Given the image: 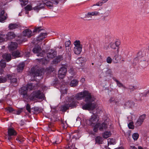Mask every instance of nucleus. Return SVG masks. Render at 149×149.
Returning a JSON list of instances; mask_svg holds the SVG:
<instances>
[{
	"label": "nucleus",
	"instance_id": "864d4df0",
	"mask_svg": "<svg viewBox=\"0 0 149 149\" xmlns=\"http://www.w3.org/2000/svg\"><path fill=\"white\" fill-rule=\"evenodd\" d=\"M128 127L130 129H134V126L133 125V123H130L128 125Z\"/></svg>",
	"mask_w": 149,
	"mask_h": 149
},
{
	"label": "nucleus",
	"instance_id": "8fccbe9b",
	"mask_svg": "<svg viewBox=\"0 0 149 149\" xmlns=\"http://www.w3.org/2000/svg\"><path fill=\"white\" fill-rule=\"evenodd\" d=\"M6 109L9 112H11L14 111V109L11 107H7L6 108Z\"/></svg>",
	"mask_w": 149,
	"mask_h": 149
},
{
	"label": "nucleus",
	"instance_id": "603ef678",
	"mask_svg": "<svg viewBox=\"0 0 149 149\" xmlns=\"http://www.w3.org/2000/svg\"><path fill=\"white\" fill-rule=\"evenodd\" d=\"M103 4V2H101V1L97 3L96 4H94L93 6H101Z\"/></svg>",
	"mask_w": 149,
	"mask_h": 149
},
{
	"label": "nucleus",
	"instance_id": "f257e3e1",
	"mask_svg": "<svg viewBox=\"0 0 149 149\" xmlns=\"http://www.w3.org/2000/svg\"><path fill=\"white\" fill-rule=\"evenodd\" d=\"M85 97V101L87 103L84 104L82 107V108L84 110H93L96 107V104L92 102L94 101L95 98L92 97L91 93L88 91H84L77 94L74 98L75 100H81L82 98Z\"/></svg>",
	"mask_w": 149,
	"mask_h": 149
},
{
	"label": "nucleus",
	"instance_id": "c9c22d12",
	"mask_svg": "<svg viewBox=\"0 0 149 149\" xmlns=\"http://www.w3.org/2000/svg\"><path fill=\"white\" fill-rule=\"evenodd\" d=\"M25 139L22 136H19L18 137V142L19 143H22L23 142L25 141Z\"/></svg>",
	"mask_w": 149,
	"mask_h": 149
},
{
	"label": "nucleus",
	"instance_id": "f3484780",
	"mask_svg": "<svg viewBox=\"0 0 149 149\" xmlns=\"http://www.w3.org/2000/svg\"><path fill=\"white\" fill-rule=\"evenodd\" d=\"M44 5L42 3H39L37 6L33 8V10L38 12L41 9L44 8Z\"/></svg>",
	"mask_w": 149,
	"mask_h": 149
},
{
	"label": "nucleus",
	"instance_id": "5701e85b",
	"mask_svg": "<svg viewBox=\"0 0 149 149\" xmlns=\"http://www.w3.org/2000/svg\"><path fill=\"white\" fill-rule=\"evenodd\" d=\"M69 108V104H66L61 106L60 110L63 112H65Z\"/></svg>",
	"mask_w": 149,
	"mask_h": 149
},
{
	"label": "nucleus",
	"instance_id": "e2e57ef3",
	"mask_svg": "<svg viewBox=\"0 0 149 149\" xmlns=\"http://www.w3.org/2000/svg\"><path fill=\"white\" fill-rule=\"evenodd\" d=\"M61 141H57V140H56V141H53V143H54V144H58L60 143L61 142Z\"/></svg>",
	"mask_w": 149,
	"mask_h": 149
},
{
	"label": "nucleus",
	"instance_id": "dca6fc26",
	"mask_svg": "<svg viewBox=\"0 0 149 149\" xmlns=\"http://www.w3.org/2000/svg\"><path fill=\"white\" fill-rule=\"evenodd\" d=\"M32 31L29 29L25 30L23 32V34L25 36L30 37L31 36Z\"/></svg>",
	"mask_w": 149,
	"mask_h": 149
},
{
	"label": "nucleus",
	"instance_id": "bf43d9fd",
	"mask_svg": "<svg viewBox=\"0 0 149 149\" xmlns=\"http://www.w3.org/2000/svg\"><path fill=\"white\" fill-rule=\"evenodd\" d=\"M115 100V97H111L109 100V101L110 103L113 102L114 103V100Z\"/></svg>",
	"mask_w": 149,
	"mask_h": 149
},
{
	"label": "nucleus",
	"instance_id": "c85d7f7f",
	"mask_svg": "<svg viewBox=\"0 0 149 149\" xmlns=\"http://www.w3.org/2000/svg\"><path fill=\"white\" fill-rule=\"evenodd\" d=\"M110 47L111 48L113 49H116V51H115V53L116 54H118V53L119 52L118 47H116L115 45L113 43L111 44Z\"/></svg>",
	"mask_w": 149,
	"mask_h": 149
},
{
	"label": "nucleus",
	"instance_id": "9d476101",
	"mask_svg": "<svg viewBox=\"0 0 149 149\" xmlns=\"http://www.w3.org/2000/svg\"><path fill=\"white\" fill-rule=\"evenodd\" d=\"M56 55V52L54 50L51 49L48 51L47 54V56L48 58H52Z\"/></svg>",
	"mask_w": 149,
	"mask_h": 149
},
{
	"label": "nucleus",
	"instance_id": "e433bc0d",
	"mask_svg": "<svg viewBox=\"0 0 149 149\" xmlns=\"http://www.w3.org/2000/svg\"><path fill=\"white\" fill-rule=\"evenodd\" d=\"M63 59V57L62 55H59L56 58V61L57 63Z\"/></svg>",
	"mask_w": 149,
	"mask_h": 149
},
{
	"label": "nucleus",
	"instance_id": "09e8293b",
	"mask_svg": "<svg viewBox=\"0 0 149 149\" xmlns=\"http://www.w3.org/2000/svg\"><path fill=\"white\" fill-rule=\"evenodd\" d=\"M129 88L131 91H134V90L137 89V87L136 86L130 85L129 86Z\"/></svg>",
	"mask_w": 149,
	"mask_h": 149
},
{
	"label": "nucleus",
	"instance_id": "bb28decb",
	"mask_svg": "<svg viewBox=\"0 0 149 149\" xmlns=\"http://www.w3.org/2000/svg\"><path fill=\"white\" fill-rule=\"evenodd\" d=\"M78 84V81L75 79H74L71 81L70 85L72 87H75Z\"/></svg>",
	"mask_w": 149,
	"mask_h": 149
},
{
	"label": "nucleus",
	"instance_id": "39448f33",
	"mask_svg": "<svg viewBox=\"0 0 149 149\" xmlns=\"http://www.w3.org/2000/svg\"><path fill=\"white\" fill-rule=\"evenodd\" d=\"M75 47L74 48V53L77 54H79L82 49V45L80 44V42L79 40H76L74 43Z\"/></svg>",
	"mask_w": 149,
	"mask_h": 149
},
{
	"label": "nucleus",
	"instance_id": "a18cd8bd",
	"mask_svg": "<svg viewBox=\"0 0 149 149\" xmlns=\"http://www.w3.org/2000/svg\"><path fill=\"white\" fill-rule=\"evenodd\" d=\"M118 55L116 54L113 58V61L115 63H118Z\"/></svg>",
	"mask_w": 149,
	"mask_h": 149
},
{
	"label": "nucleus",
	"instance_id": "b1692460",
	"mask_svg": "<svg viewBox=\"0 0 149 149\" xmlns=\"http://www.w3.org/2000/svg\"><path fill=\"white\" fill-rule=\"evenodd\" d=\"M19 27V25L16 23L15 24H10L8 26L9 28L11 30H13Z\"/></svg>",
	"mask_w": 149,
	"mask_h": 149
},
{
	"label": "nucleus",
	"instance_id": "7c9ffc66",
	"mask_svg": "<svg viewBox=\"0 0 149 149\" xmlns=\"http://www.w3.org/2000/svg\"><path fill=\"white\" fill-rule=\"evenodd\" d=\"M3 57L5 58L6 60L8 62L10 61L11 59V55L10 54H8L4 55L3 56Z\"/></svg>",
	"mask_w": 149,
	"mask_h": 149
},
{
	"label": "nucleus",
	"instance_id": "a211bd4d",
	"mask_svg": "<svg viewBox=\"0 0 149 149\" xmlns=\"http://www.w3.org/2000/svg\"><path fill=\"white\" fill-rule=\"evenodd\" d=\"M8 135L10 136H14L17 135L16 131L13 128H10L8 129Z\"/></svg>",
	"mask_w": 149,
	"mask_h": 149
},
{
	"label": "nucleus",
	"instance_id": "0eeeda50",
	"mask_svg": "<svg viewBox=\"0 0 149 149\" xmlns=\"http://www.w3.org/2000/svg\"><path fill=\"white\" fill-rule=\"evenodd\" d=\"M28 89L26 86H23L19 90V94L22 95L23 98L26 99L28 96L27 93Z\"/></svg>",
	"mask_w": 149,
	"mask_h": 149
},
{
	"label": "nucleus",
	"instance_id": "c756f323",
	"mask_svg": "<svg viewBox=\"0 0 149 149\" xmlns=\"http://www.w3.org/2000/svg\"><path fill=\"white\" fill-rule=\"evenodd\" d=\"M95 140L96 142L99 144H102L103 141L102 138L99 136H97L95 139Z\"/></svg>",
	"mask_w": 149,
	"mask_h": 149
},
{
	"label": "nucleus",
	"instance_id": "ddd939ff",
	"mask_svg": "<svg viewBox=\"0 0 149 149\" xmlns=\"http://www.w3.org/2000/svg\"><path fill=\"white\" fill-rule=\"evenodd\" d=\"M86 61L85 58L83 57H80L76 60V63L80 65V66L82 65Z\"/></svg>",
	"mask_w": 149,
	"mask_h": 149
},
{
	"label": "nucleus",
	"instance_id": "58836bf2",
	"mask_svg": "<svg viewBox=\"0 0 149 149\" xmlns=\"http://www.w3.org/2000/svg\"><path fill=\"white\" fill-rule=\"evenodd\" d=\"M7 81V79L5 77H0V83H4Z\"/></svg>",
	"mask_w": 149,
	"mask_h": 149
},
{
	"label": "nucleus",
	"instance_id": "a19ab883",
	"mask_svg": "<svg viewBox=\"0 0 149 149\" xmlns=\"http://www.w3.org/2000/svg\"><path fill=\"white\" fill-rule=\"evenodd\" d=\"M106 74L107 76H109L110 77L112 75V72L111 69H108L106 72Z\"/></svg>",
	"mask_w": 149,
	"mask_h": 149
},
{
	"label": "nucleus",
	"instance_id": "473e14b6",
	"mask_svg": "<svg viewBox=\"0 0 149 149\" xmlns=\"http://www.w3.org/2000/svg\"><path fill=\"white\" fill-rule=\"evenodd\" d=\"M43 30V29L42 28L41 26H35V29L33 31V33H39L41 31Z\"/></svg>",
	"mask_w": 149,
	"mask_h": 149
},
{
	"label": "nucleus",
	"instance_id": "9b49d317",
	"mask_svg": "<svg viewBox=\"0 0 149 149\" xmlns=\"http://www.w3.org/2000/svg\"><path fill=\"white\" fill-rule=\"evenodd\" d=\"M100 15V13L96 11L92 12H88L86 15V17L87 18H91L92 16H96Z\"/></svg>",
	"mask_w": 149,
	"mask_h": 149
},
{
	"label": "nucleus",
	"instance_id": "f03ea898",
	"mask_svg": "<svg viewBox=\"0 0 149 149\" xmlns=\"http://www.w3.org/2000/svg\"><path fill=\"white\" fill-rule=\"evenodd\" d=\"M45 96L44 94L40 91H36L31 93L29 97L30 100L34 101L36 98L40 99H44Z\"/></svg>",
	"mask_w": 149,
	"mask_h": 149
},
{
	"label": "nucleus",
	"instance_id": "412c9836",
	"mask_svg": "<svg viewBox=\"0 0 149 149\" xmlns=\"http://www.w3.org/2000/svg\"><path fill=\"white\" fill-rule=\"evenodd\" d=\"M41 47L38 45L35 46L33 49V52L34 53H39L41 51Z\"/></svg>",
	"mask_w": 149,
	"mask_h": 149
},
{
	"label": "nucleus",
	"instance_id": "cd10ccee",
	"mask_svg": "<svg viewBox=\"0 0 149 149\" xmlns=\"http://www.w3.org/2000/svg\"><path fill=\"white\" fill-rule=\"evenodd\" d=\"M113 79L116 82L117 85L119 87H123L124 88H126L125 86H124L122 83H120L118 80L116 79L115 77H113Z\"/></svg>",
	"mask_w": 149,
	"mask_h": 149
},
{
	"label": "nucleus",
	"instance_id": "2eb2a0df",
	"mask_svg": "<svg viewBox=\"0 0 149 149\" xmlns=\"http://www.w3.org/2000/svg\"><path fill=\"white\" fill-rule=\"evenodd\" d=\"M47 34L46 33H41L37 38V40L39 41H42L47 35Z\"/></svg>",
	"mask_w": 149,
	"mask_h": 149
},
{
	"label": "nucleus",
	"instance_id": "f8f14e48",
	"mask_svg": "<svg viewBox=\"0 0 149 149\" xmlns=\"http://www.w3.org/2000/svg\"><path fill=\"white\" fill-rule=\"evenodd\" d=\"M6 14H5L4 10L0 11V22H2L6 19Z\"/></svg>",
	"mask_w": 149,
	"mask_h": 149
},
{
	"label": "nucleus",
	"instance_id": "0e129e2a",
	"mask_svg": "<svg viewBox=\"0 0 149 149\" xmlns=\"http://www.w3.org/2000/svg\"><path fill=\"white\" fill-rule=\"evenodd\" d=\"M120 102V100L117 99L116 98H115V100L114 101V103H115L116 104H117V103H118Z\"/></svg>",
	"mask_w": 149,
	"mask_h": 149
},
{
	"label": "nucleus",
	"instance_id": "1a4fd4ad",
	"mask_svg": "<svg viewBox=\"0 0 149 149\" xmlns=\"http://www.w3.org/2000/svg\"><path fill=\"white\" fill-rule=\"evenodd\" d=\"M146 115L145 114L140 116L137 119L135 124L137 126H141L143 123L144 120L145 119Z\"/></svg>",
	"mask_w": 149,
	"mask_h": 149
},
{
	"label": "nucleus",
	"instance_id": "423d86ee",
	"mask_svg": "<svg viewBox=\"0 0 149 149\" xmlns=\"http://www.w3.org/2000/svg\"><path fill=\"white\" fill-rule=\"evenodd\" d=\"M42 72L41 70H36L35 67H32L31 70L30 74L34 77L37 76H40L42 75Z\"/></svg>",
	"mask_w": 149,
	"mask_h": 149
},
{
	"label": "nucleus",
	"instance_id": "c03bdc74",
	"mask_svg": "<svg viewBox=\"0 0 149 149\" xmlns=\"http://www.w3.org/2000/svg\"><path fill=\"white\" fill-rule=\"evenodd\" d=\"M26 110L29 113H31V106L29 104H27L26 106Z\"/></svg>",
	"mask_w": 149,
	"mask_h": 149
},
{
	"label": "nucleus",
	"instance_id": "4d7b16f0",
	"mask_svg": "<svg viewBox=\"0 0 149 149\" xmlns=\"http://www.w3.org/2000/svg\"><path fill=\"white\" fill-rule=\"evenodd\" d=\"M45 52L44 51H43L41 53H38L37 55L38 56H43L45 55Z\"/></svg>",
	"mask_w": 149,
	"mask_h": 149
},
{
	"label": "nucleus",
	"instance_id": "f704fd0d",
	"mask_svg": "<svg viewBox=\"0 0 149 149\" xmlns=\"http://www.w3.org/2000/svg\"><path fill=\"white\" fill-rule=\"evenodd\" d=\"M0 65L2 68H5L6 65V63L5 61L1 60L0 62Z\"/></svg>",
	"mask_w": 149,
	"mask_h": 149
},
{
	"label": "nucleus",
	"instance_id": "4468645a",
	"mask_svg": "<svg viewBox=\"0 0 149 149\" xmlns=\"http://www.w3.org/2000/svg\"><path fill=\"white\" fill-rule=\"evenodd\" d=\"M17 46V43L16 42H11L9 46V48L10 50L13 51L16 49Z\"/></svg>",
	"mask_w": 149,
	"mask_h": 149
},
{
	"label": "nucleus",
	"instance_id": "79ce46f5",
	"mask_svg": "<svg viewBox=\"0 0 149 149\" xmlns=\"http://www.w3.org/2000/svg\"><path fill=\"white\" fill-rule=\"evenodd\" d=\"M21 2V4L23 6H24L28 3V0H19Z\"/></svg>",
	"mask_w": 149,
	"mask_h": 149
},
{
	"label": "nucleus",
	"instance_id": "6e6d98bb",
	"mask_svg": "<svg viewBox=\"0 0 149 149\" xmlns=\"http://www.w3.org/2000/svg\"><path fill=\"white\" fill-rule=\"evenodd\" d=\"M47 69L48 72H53L54 70V69L52 67H49L47 68Z\"/></svg>",
	"mask_w": 149,
	"mask_h": 149
},
{
	"label": "nucleus",
	"instance_id": "69168bd1",
	"mask_svg": "<svg viewBox=\"0 0 149 149\" xmlns=\"http://www.w3.org/2000/svg\"><path fill=\"white\" fill-rule=\"evenodd\" d=\"M62 124L63 125L62 126H63L64 128H65V124L67 125V123L66 121H65V122H62Z\"/></svg>",
	"mask_w": 149,
	"mask_h": 149
},
{
	"label": "nucleus",
	"instance_id": "680f3d73",
	"mask_svg": "<svg viewBox=\"0 0 149 149\" xmlns=\"http://www.w3.org/2000/svg\"><path fill=\"white\" fill-rule=\"evenodd\" d=\"M32 109H33V110H34L36 112H38L39 111V109L38 107H34L33 108H32Z\"/></svg>",
	"mask_w": 149,
	"mask_h": 149
},
{
	"label": "nucleus",
	"instance_id": "49530a36",
	"mask_svg": "<svg viewBox=\"0 0 149 149\" xmlns=\"http://www.w3.org/2000/svg\"><path fill=\"white\" fill-rule=\"evenodd\" d=\"M5 35L0 33V43L4 42L5 40L4 38Z\"/></svg>",
	"mask_w": 149,
	"mask_h": 149
},
{
	"label": "nucleus",
	"instance_id": "2f4dec72",
	"mask_svg": "<svg viewBox=\"0 0 149 149\" xmlns=\"http://www.w3.org/2000/svg\"><path fill=\"white\" fill-rule=\"evenodd\" d=\"M20 52L18 51H14L13 52L12 55L13 57H15V58L16 57H20Z\"/></svg>",
	"mask_w": 149,
	"mask_h": 149
},
{
	"label": "nucleus",
	"instance_id": "4be33fe9",
	"mask_svg": "<svg viewBox=\"0 0 149 149\" xmlns=\"http://www.w3.org/2000/svg\"><path fill=\"white\" fill-rule=\"evenodd\" d=\"M25 66V64L24 63H22L18 65L17 66V70L18 72H20L24 69Z\"/></svg>",
	"mask_w": 149,
	"mask_h": 149
},
{
	"label": "nucleus",
	"instance_id": "de8ad7c7",
	"mask_svg": "<svg viewBox=\"0 0 149 149\" xmlns=\"http://www.w3.org/2000/svg\"><path fill=\"white\" fill-rule=\"evenodd\" d=\"M17 79L16 78H13L11 79V83L13 84H17Z\"/></svg>",
	"mask_w": 149,
	"mask_h": 149
},
{
	"label": "nucleus",
	"instance_id": "20e7f679",
	"mask_svg": "<svg viewBox=\"0 0 149 149\" xmlns=\"http://www.w3.org/2000/svg\"><path fill=\"white\" fill-rule=\"evenodd\" d=\"M108 125L105 122H104L101 124L100 123H98L96 124L94 126L93 128V131L95 132H97L98 128L100 131H103V130H106L107 128Z\"/></svg>",
	"mask_w": 149,
	"mask_h": 149
},
{
	"label": "nucleus",
	"instance_id": "774afa93",
	"mask_svg": "<svg viewBox=\"0 0 149 149\" xmlns=\"http://www.w3.org/2000/svg\"><path fill=\"white\" fill-rule=\"evenodd\" d=\"M67 148L68 149H74V146H68Z\"/></svg>",
	"mask_w": 149,
	"mask_h": 149
},
{
	"label": "nucleus",
	"instance_id": "6e6552de",
	"mask_svg": "<svg viewBox=\"0 0 149 149\" xmlns=\"http://www.w3.org/2000/svg\"><path fill=\"white\" fill-rule=\"evenodd\" d=\"M67 72V69L64 67H61L59 70L58 77L59 79H63L65 76Z\"/></svg>",
	"mask_w": 149,
	"mask_h": 149
},
{
	"label": "nucleus",
	"instance_id": "72a5a7b5",
	"mask_svg": "<svg viewBox=\"0 0 149 149\" xmlns=\"http://www.w3.org/2000/svg\"><path fill=\"white\" fill-rule=\"evenodd\" d=\"M26 87L27 88L28 91L29 89L30 90H31L34 89V86L33 84L32 83L28 84H27V86H26Z\"/></svg>",
	"mask_w": 149,
	"mask_h": 149
},
{
	"label": "nucleus",
	"instance_id": "aec40b11",
	"mask_svg": "<svg viewBox=\"0 0 149 149\" xmlns=\"http://www.w3.org/2000/svg\"><path fill=\"white\" fill-rule=\"evenodd\" d=\"M16 36L15 35L13 32H9L6 35V38L8 40H11L14 38Z\"/></svg>",
	"mask_w": 149,
	"mask_h": 149
},
{
	"label": "nucleus",
	"instance_id": "ea45409f",
	"mask_svg": "<svg viewBox=\"0 0 149 149\" xmlns=\"http://www.w3.org/2000/svg\"><path fill=\"white\" fill-rule=\"evenodd\" d=\"M139 135L137 133H134L133 134L132 137L134 140H136L138 138Z\"/></svg>",
	"mask_w": 149,
	"mask_h": 149
},
{
	"label": "nucleus",
	"instance_id": "13d9d810",
	"mask_svg": "<svg viewBox=\"0 0 149 149\" xmlns=\"http://www.w3.org/2000/svg\"><path fill=\"white\" fill-rule=\"evenodd\" d=\"M69 73H70L72 75H74V70L73 68H71L68 70Z\"/></svg>",
	"mask_w": 149,
	"mask_h": 149
},
{
	"label": "nucleus",
	"instance_id": "7ed1b4c3",
	"mask_svg": "<svg viewBox=\"0 0 149 149\" xmlns=\"http://www.w3.org/2000/svg\"><path fill=\"white\" fill-rule=\"evenodd\" d=\"M99 119L98 117V116L97 115L93 114L91 116L89 119L86 121V123L88 125H91L94 127L95 125L99 121Z\"/></svg>",
	"mask_w": 149,
	"mask_h": 149
},
{
	"label": "nucleus",
	"instance_id": "5fc2aeb1",
	"mask_svg": "<svg viewBox=\"0 0 149 149\" xmlns=\"http://www.w3.org/2000/svg\"><path fill=\"white\" fill-rule=\"evenodd\" d=\"M107 62L109 63H111L112 59L109 56L106 59Z\"/></svg>",
	"mask_w": 149,
	"mask_h": 149
},
{
	"label": "nucleus",
	"instance_id": "3c124183",
	"mask_svg": "<svg viewBox=\"0 0 149 149\" xmlns=\"http://www.w3.org/2000/svg\"><path fill=\"white\" fill-rule=\"evenodd\" d=\"M71 44V42L69 40L67 41H66L65 43V45L66 48L67 47H69V45Z\"/></svg>",
	"mask_w": 149,
	"mask_h": 149
},
{
	"label": "nucleus",
	"instance_id": "4c0bfd02",
	"mask_svg": "<svg viewBox=\"0 0 149 149\" xmlns=\"http://www.w3.org/2000/svg\"><path fill=\"white\" fill-rule=\"evenodd\" d=\"M108 144H114L115 143V139H107Z\"/></svg>",
	"mask_w": 149,
	"mask_h": 149
},
{
	"label": "nucleus",
	"instance_id": "052dcab7",
	"mask_svg": "<svg viewBox=\"0 0 149 149\" xmlns=\"http://www.w3.org/2000/svg\"><path fill=\"white\" fill-rule=\"evenodd\" d=\"M120 43L119 42L116 41L115 42V45L117 47H118L120 45Z\"/></svg>",
	"mask_w": 149,
	"mask_h": 149
},
{
	"label": "nucleus",
	"instance_id": "338daca9",
	"mask_svg": "<svg viewBox=\"0 0 149 149\" xmlns=\"http://www.w3.org/2000/svg\"><path fill=\"white\" fill-rule=\"evenodd\" d=\"M130 149H137V148L134 146H130Z\"/></svg>",
	"mask_w": 149,
	"mask_h": 149
},
{
	"label": "nucleus",
	"instance_id": "37998d69",
	"mask_svg": "<svg viewBox=\"0 0 149 149\" xmlns=\"http://www.w3.org/2000/svg\"><path fill=\"white\" fill-rule=\"evenodd\" d=\"M24 8L27 11H30L33 10V8H32L31 6L29 5H28L26 6Z\"/></svg>",
	"mask_w": 149,
	"mask_h": 149
},
{
	"label": "nucleus",
	"instance_id": "6ab92c4d",
	"mask_svg": "<svg viewBox=\"0 0 149 149\" xmlns=\"http://www.w3.org/2000/svg\"><path fill=\"white\" fill-rule=\"evenodd\" d=\"M69 100L70 102H71V100L72 101V102H71L70 103H69L68 104H69V107H74L75 106L76 104L75 102L74 101L75 100L74 98V96H73L69 97Z\"/></svg>",
	"mask_w": 149,
	"mask_h": 149
},
{
	"label": "nucleus",
	"instance_id": "a878e982",
	"mask_svg": "<svg viewBox=\"0 0 149 149\" xmlns=\"http://www.w3.org/2000/svg\"><path fill=\"white\" fill-rule=\"evenodd\" d=\"M111 134L110 131H106L103 134L102 136L104 138L107 139L109 137Z\"/></svg>",
	"mask_w": 149,
	"mask_h": 149
},
{
	"label": "nucleus",
	"instance_id": "393cba45",
	"mask_svg": "<svg viewBox=\"0 0 149 149\" xmlns=\"http://www.w3.org/2000/svg\"><path fill=\"white\" fill-rule=\"evenodd\" d=\"M126 105L129 108H132L134 106V103L132 101H130L125 103Z\"/></svg>",
	"mask_w": 149,
	"mask_h": 149
}]
</instances>
